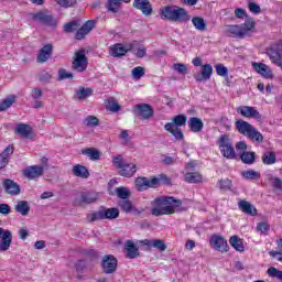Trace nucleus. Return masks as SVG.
<instances>
[{
  "label": "nucleus",
  "instance_id": "nucleus-1",
  "mask_svg": "<svg viewBox=\"0 0 282 282\" xmlns=\"http://www.w3.org/2000/svg\"><path fill=\"white\" fill-rule=\"evenodd\" d=\"M175 204H177V199H175V197L159 196L151 202V215L154 217L173 215L175 214Z\"/></svg>",
  "mask_w": 282,
  "mask_h": 282
},
{
  "label": "nucleus",
  "instance_id": "nucleus-2",
  "mask_svg": "<svg viewBox=\"0 0 282 282\" xmlns=\"http://www.w3.org/2000/svg\"><path fill=\"white\" fill-rule=\"evenodd\" d=\"M112 165L118 170V174L121 177H133L138 173V165L131 162H127L121 154L112 156Z\"/></svg>",
  "mask_w": 282,
  "mask_h": 282
},
{
  "label": "nucleus",
  "instance_id": "nucleus-3",
  "mask_svg": "<svg viewBox=\"0 0 282 282\" xmlns=\"http://www.w3.org/2000/svg\"><path fill=\"white\" fill-rule=\"evenodd\" d=\"M120 217V209L116 207L107 208L105 206H100L98 210L90 213L87 216V219L90 224L94 221H102L105 219L113 220Z\"/></svg>",
  "mask_w": 282,
  "mask_h": 282
},
{
  "label": "nucleus",
  "instance_id": "nucleus-4",
  "mask_svg": "<svg viewBox=\"0 0 282 282\" xmlns=\"http://www.w3.org/2000/svg\"><path fill=\"white\" fill-rule=\"evenodd\" d=\"M254 28V21L252 19L247 18L245 23L240 25H227L226 32L234 36V39H246V36H250V32H252Z\"/></svg>",
  "mask_w": 282,
  "mask_h": 282
},
{
  "label": "nucleus",
  "instance_id": "nucleus-5",
  "mask_svg": "<svg viewBox=\"0 0 282 282\" xmlns=\"http://www.w3.org/2000/svg\"><path fill=\"white\" fill-rule=\"evenodd\" d=\"M218 145L220 153L224 158H227V160H235L237 158V152H235V147H232V142H230V138H228V135H220L218 139Z\"/></svg>",
  "mask_w": 282,
  "mask_h": 282
},
{
  "label": "nucleus",
  "instance_id": "nucleus-6",
  "mask_svg": "<svg viewBox=\"0 0 282 282\" xmlns=\"http://www.w3.org/2000/svg\"><path fill=\"white\" fill-rule=\"evenodd\" d=\"M267 55L269 56L273 65H276V67H280V69H282V40L271 45L267 50Z\"/></svg>",
  "mask_w": 282,
  "mask_h": 282
},
{
  "label": "nucleus",
  "instance_id": "nucleus-7",
  "mask_svg": "<svg viewBox=\"0 0 282 282\" xmlns=\"http://www.w3.org/2000/svg\"><path fill=\"white\" fill-rule=\"evenodd\" d=\"M100 195L98 192L85 191L80 192L79 195L74 199L75 206H85V204H96Z\"/></svg>",
  "mask_w": 282,
  "mask_h": 282
},
{
  "label": "nucleus",
  "instance_id": "nucleus-8",
  "mask_svg": "<svg viewBox=\"0 0 282 282\" xmlns=\"http://www.w3.org/2000/svg\"><path fill=\"white\" fill-rule=\"evenodd\" d=\"M101 269L105 274H115L116 270H118V259L113 254L104 256Z\"/></svg>",
  "mask_w": 282,
  "mask_h": 282
},
{
  "label": "nucleus",
  "instance_id": "nucleus-9",
  "mask_svg": "<svg viewBox=\"0 0 282 282\" xmlns=\"http://www.w3.org/2000/svg\"><path fill=\"white\" fill-rule=\"evenodd\" d=\"M88 61L87 55H85V50L77 51L75 53V58L73 61L72 67L75 72H85L87 69Z\"/></svg>",
  "mask_w": 282,
  "mask_h": 282
},
{
  "label": "nucleus",
  "instance_id": "nucleus-10",
  "mask_svg": "<svg viewBox=\"0 0 282 282\" xmlns=\"http://www.w3.org/2000/svg\"><path fill=\"white\" fill-rule=\"evenodd\" d=\"M209 245L218 252H228V240L224 236L213 235Z\"/></svg>",
  "mask_w": 282,
  "mask_h": 282
},
{
  "label": "nucleus",
  "instance_id": "nucleus-11",
  "mask_svg": "<svg viewBox=\"0 0 282 282\" xmlns=\"http://www.w3.org/2000/svg\"><path fill=\"white\" fill-rule=\"evenodd\" d=\"M0 252H8L12 246V231L0 227Z\"/></svg>",
  "mask_w": 282,
  "mask_h": 282
},
{
  "label": "nucleus",
  "instance_id": "nucleus-12",
  "mask_svg": "<svg viewBox=\"0 0 282 282\" xmlns=\"http://www.w3.org/2000/svg\"><path fill=\"white\" fill-rule=\"evenodd\" d=\"M43 173H45V166L31 165L24 170L23 175L28 177V180H39V177H42Z\"/></svg>",
  "mask_w": 282,
  "mask_h": 282
},
{
  "label": "nucleus",
  "instance_id": "nucleus-13",
  "mask_svg": "<svg viewBox=\"0 0 282 282\" xmlns=\"http://www.w3.org/2000/svg\"><path fill=\"white\" fill-rule=\"evenodd\" d=\"M134 113L143 120H149V118H153V107H151L149 104L135 105Z\"/></svg>",
  "mask_w": 282,
  "mask_h": 282
},
{
  "label": "nucleus",
  "instance_id": "nucleus-14",
  "mask_svg": "<svg viewBox=\"0 0 282 282\" xmlns=\"http://www.w3.org/2000/svg\"><path fill=\"white\" fill-rule=\"evenodd\" d=\"M132 7L135 10H140L145 17H151L153 14V6L149 0H134Z\"/></svg>",
  "mask_w": 282,
  "mask_h": 282
},
{
  "label": "nucleus",
  "instance_id": "nucleus-15",
  "mask_svg": "<svg viewBox=\"0 0 282 282\" xmlns=\"http://www.w3.org/2000/svg\"><path fill=\"white\" fill-rule=\"evenodd\" d=\"M96 28V21L88 20L86 23L83 24L82 28L76 30L75 39L76 41H83L89 32H91Z\"/></svg>",
  "mask_w": 282,
  "mask_h": 282
},
{
  "label": "nucleus",
  "instance_id": "nucleus-16",
  "mask_svg": "<svg viewBox=\"0 0 282 282\" xmlns=\"http://www.w3.org/2000/svg\"><path fill=\"white\" fill-rule=\"evenodd\" d=\"M239 115L243 118H254L256 120H261V113L258 112L254 107L251 106H239L237 108Z\"/></svg>",
  "mask_w": 282,
  "mask_h": 282
},
{
  "label": "nucleus",
  "instance_id": "nucleus-17",
  "mask_svg": "<svg viewBox=\"0 0 282 282\" xmlns=\"http://www.w3.org/2000/svg\"><path fill=\"white\" fill-rule=\"evenodd\" d=\"M160 17L163 21H177V7L167 6L161 9Z\"/></svg>",
  "mask_w": 282,
  "mask_h": 282
},
{
  "label": "nucleus",
  "instance_id": "nucleus-18",
  "mask_svg": "<svg viewBox=\"0 0 282 282\" xmlns=\"http://www.w3.org/2000/svg\"><path fill=\"white\" fill-rule=\"evenodd\" d=\"M2 186L4 188V193H7V195H20L21 193V186L17 184V182L10 180V178H6L2 183Z\"/></svg>",
  "mask_w": 282,
  "mask_h": 282
},
{
  "label": "nucleus",
  "instance_id": "nucleus-19",
  "mask_svg": "<svg viewBox=\"0 0 282 282\" xmlns=\"http://www.w3.org/2000/svg\"><path fill=\"white\" fill-rule=\"evenodd\" d=\"M253 69L261 75L262 78L272 79L274 78V74L270 66L263 63H252Z\"/></svg>",
  "mask_w": 282,
  "mask_h": 282
},
{
  "label": "nucleus",
  "instance_id": "nucleus-20",
  "mask_svg": "<svg viewBox=\"0 0 282 282\" xmlns=\"http://www.w3.org/2000/svg\"><path fill=\"white\" fill-rule=\"evenodd\" d=\"M128 259H138L140 257V249L135 246L133 240H127L123 246Z\"/></svg>",
  "mask_w": 282,
  "mask_h": 282
},
{
  "label": "nucleus",
  "instance_id": "nucleus-21",
  "mask_svg": "<svg viewBox=\"0 0 282 282\" xmlns=\"http://www.w3.org/2000/svg\"><path fill=\"white\" fill-rule=\"evenodd\" d=\"M54 50V46L52 44L44 45L37 55V63H47L50 58L52 57V52Z\"/></svg>",
  "mask_w": 282,
  "mask_h": 282
},
{
  "label": "nucleus",
  "instance_id": "nucleus-22",
  "mask_svg": "<svg viewBox=\"0 0 282 282\" xmlns=\"http://www.w3.org/2000/svg\"><path fill=\"white\" fill-rule=\"evenodd\" d=\"M236 129L241 135L248 138L249 133L252 131L254 126L250 124V122L245 121L243 119H239L236 121Z\"/></svg>",
  "mask_w": 282,
  "mask_h": 282
},
{
  "label": "nucleus",
  "instance_id": "nucleus-23",
  "mask_svg": "<svg viewBox=\"0 0 282 282\" xmlns=\"http://www.w3.org/2000/svg\"><path fill=\"white\" fill-rule=\"evenodd\" d=\"M213 76V66L210 64H205L202 66L200 74L195 75V80L202 83V80H210Z\"/></svg>",
  "mask_w": 282,
  "mask_h": 282
},
{
  "label": "nucleus",
  "instance_id": "nucleus-24",
  "mask_svg": "<svg viewBox=\"0 0 282 282\" xmlns=\"http://www.w3.org/2000/svg\"><path fill=\"white\" fill-rule=\"evenodd\" d=\"M164 184H169V177H166V175L164 174L148 178L149 188H159V186H162Z\"/></svg>",
  "mask_w": 282,
  "mask_h": 282
},
{
  "label": "nucleus",
  "instance_id": "nucleus-25",
  "mask_svg": "<svg viewBox=\"0 0 282 282\" xmlns=\"http://www.w3.org/2000/svg\"><path fill=\"white\" fill-rule=\"evenodd\" d=\"M238 208L241 210V213H245L246 215H250L251 217H254L257 215V208L250 204V202L247 200H240L238 203Z\"/></svg>",
  "mask_w": 282,
  "mask_h": 282
},
{
  "label": "nucleus",
  "instance_id": "nucleus-26",
  "mask_svg": "<svg viewBox=\"0 0 282 282\" xmlns=\"http://www.w3.org/2000/svg\"><path fill=\"white\" fill-rule=\"evenodd\" d=\"M188 127L193 133H199L202 132V129H204V121L197 117H191L188 120Z\"/></svg>",
  "mask_w": 282,
  "mask_h": 282
},
{
  "label": "nucleus",
  "instance_id": "nucleus-27",
  "mask_svg": "<svg viewBox=\"0 0 282 282\" xmlns=\"http://www.w3.org/2000/svg\"><path fill=\"white\" fill-rule=\"evenodd\" d=\"M14 210L22 215V217H28L30 215V203L28 200H20L14 206Z\"/></svg>",
  "mask_w": 282,
  "mask_h": 282
},
{
  "label": "nucleus",
  "instance_id": "nucleus-28",
  "mask_svg": "<svg viewBox=\"0 0 282 282\" xmlns=\"http://www.w3.org/2000/svg\"><path fill=\"white\" fill-rule=\"evenodd\" d=\"M185 182L188 184H202L204 176L199 172H187L185 174Z\"/></svg>",
  "mask_w": 282,
  "mask_h": 282
},
{
  "label": "nucleus",
  "instance_id": "nucleus-29",
  "mask_svg": "<svg viewBox=\"0 0 282 282\" xmlns=\"http://www.w3.org/2000/svg\"><path fill=\"white\" fill-rule=\"evenodd\" d=\"M110 54L115 58H120L121 56H124L127 52H129V48L124 47L122 44L117 43L110 48Z\"/></svg>",
  "mask_w": 282,
  "mask_h": 282
},
{
  "label": "nucleus",
  "instance_id": "nucleus-30",
  "mask_svg": "<svg viewBox=\"0 0 282 282\" xmlns=\"http://www.w3.org/2000/svg\"><path fill=\"white\" fill-rule=\"evenodd\" d=\"M15 133H19L22 138L30 139V135H32V127L25 123H19L15 127Z\"/></svg>",
  "mask_w": 282,
  "mask_h": 282
},
{
  "label": "nucleus",
  "instance_id": "nucleus-31",
  "mask_svg": "<svg viewBox=\"0 0 282 282\" xmlns=\"http://www.w3.org/2000/svg\"><path fill=\"white\" fill-rule=\"evenodd\" d=\"M229 243L231 248L237 250V252H243V250H246V247L243 246V240H241L239 236H231L229 239Z\"/></svg>",
  "mask_w": 282,
  "mask_h": 282
},
{
  "label": "nucleus",
  "instance_id": "nucleus-32",
  "mask_svg": "<svg viewBox=\"0 0 282 282\" xmlns=\"http://www.w3.org/2000/svg\"><path fill=\"white\" fill-rule=\"evenodd\" d=\"M73 173L76 177H82L83 180H87V177H89V170L80 164H77L73 167Z\"/></svg>",
  "mask_w": 282,
  "mask_h": 282
},
{
  "label": "nucleus",
  "instance_id": "nucleus-33",
  "mask_svg": "<svg viewBox=\"0 0 282 282\" xmlns=\"http://www.w3.org/2000/svg\"><path fill=\"white\" fill-rule=\"evenodd\" d=\"M121 2L120 0H107L105 3V8L109 11L112 12V14H118V11L121 8Z\"/></svg>",
  "mask_w": 282,
  "mask_h": 282
},
{
  "label": "nucleus",
  "instance_id": "nucleus-34",
  "mask_svg": "<svg viewBox=\"0 0 282 282\" xmlns=\"http://www.w3.org/2000/svg\"><path fill=\"white\" fill-rule=\"evenodd\" d=\"M247 138L257 144H261L263 142V134H261V132H259L254 127L251 129L250 133L247 134Z\"/></svg>",
  "mask_w": 282,
  "mask_h": 282
},
{
  "label": "nucleus",
  "instance_id": "nucleus-35",
  "mask_svg": "<svg viewBox=\"0 0 282 282\" xmlns=\"http://www.w3.org/2000/svg\"><path fill=\"white\" fill-rule=\"evenodd\" d=\"M83 155H87L93 161L100 160V151L96 148H86L82 150Z\"/></svg>",
  "mask_w": 282,
  "mask_h": 282
},
{
  "label": "nucleus",
  "instance_id": "nucleus-36",
  "mask_svg": "<svg viewBox=\"0 0 282 282\" xmlns=\"http://www.w3.org/2000/svg\"><path fill=\"white\" fill-rule=\"evenodd\" d=\"M137 191H147L149 188V178L144 176H139L134 181Z\"/></svg>",
  "mask_w": 282,
  "mask_h": 282
},
{
  "label": "nucleus",
  "instance_id": "nucleus-37",
  "mask_svg": "<svg viewBox=\"0 0 282 282\" xmlns=\"http://www.w3.org/2000/svg\"><path fill=\"white\" fill-rule=\"evenodd\" d=\"M254 158H256L254 152L243 151L240 154V160L243 162V164H254Z\"/></svg>",
  "mask_w": 282,
  "mask_h": 282
},
{
  "label": "nucleus",
  "instance_id": "nucleus-38",
  "mask_svg": "<svg viewBox=\"0 0 282 282\" xmlns=\"http://www.w3.org/2000/svg\"><path fill=\"white\" fill-rule=\"evenodd\" d=\"M164 129L172 133L174 138H177V116L173 117V122L166 123Z\"/></svg>",
  "mask_w": 282,
  "mask_h": 282
},
{
  "label": "nucleus",
  "instance_id": "nucleus-39",
  "mask_svg": "<svg viewBox=\"0 0 282 282\" xmlns=\"http://www.w3.org/2000/svg\"><path fill=\"white\" fill-rule=\"evenodd\" d=\"M115 193L117 195V197H119V199H129V197H131V191H129L128 187H117L115 189Z\"/></svg>",
  "mask_w": 282,
  "mask_h": 282
},
{
  "label": "nucleus",
  "instance_id": "nucleus-40",
  "mask_svg": "<svg viewBox=\"0 0 282 282\" xmlns=\"http://www.w3.org/2000/svg\"><path fill=\"white\" fill-rule=\"evenodd\" d=\"M91 94H93L91 88H85V87H80L76 91V96H77L78 100H87V98H89V96H91Z\"/></svg>",
  "mask_w": 282,
  "mask_h": 282
},
{
  "label": "nucleus",
  "instance_id": "nucleus-41",
  "mask_svg": "<svg viewBox=\"0 0 282 282\" xmlns=\"http://www.w3.org/2000/svg\"><path fill=\"white\" fill-rule=\"evenodd\" d=\"M192 23L196 30H198L199 32H205L206 21H204L203 18L195 17L192 19Z\"/></svg>",
  "mask_w": 282,
  "mask_h": 282
},
{
  "label": "nucleus",
  "instance_id": "nucleus-42",
  "mask_svg": "<svg viewBox=\"0 0 282 282\" xmlns=\"http://www.w3.org/2000/svg\"><path fill=\"white\" fill-rule=\"evenodd\" d=\"M78 28H80L78 21L73 20L64 25V32H66V34H72L73 32H76Z\"/></svg>",
  "mask_w": 282,
  "mask_h": 282
},
{
  "label": "nucleus",
  "instance_id": "nucleus-43",
  "mask_svg": "<svg viewBox=\"0 0 282 282\" xmlns=\"http://www.w3.org/2000/svg\"><path fill=\"white\" fill-rule=\"evenodd\" d=\"M17 100V97L14 95L9 96L0 104V111H6L7 109H10L11 105H14V101Z\"/></svg>",
  "mask_w": 282,
  "mask_h": 282
},
{
  "label": "nucleus",
  "instance_id": "nucleus-44",
  "mask_svg": "<svg viewBox=\"0 0 282 282\" xmlns=\"http://www.w3.org/2000/svg\"><path fill=\"white\" fill-rule=\"evenodd\" d=\"M262 162L267 165L274 164L276 162V154L274 152H265L262 155Z\"/></svg>",
  "mask_w": 282,
  "mask_h": 282
},
{
  "label": "nucleus",
  "instance_id": "nucleus-45",
  "mask_svg": "<svg viewBox=\"0 0 282 282\" xmlns=\"http://www.w3.org/2000/svg\"><path fill=\"white\" fill-rule=\"evenodd\" d=\"M269 182L271 183V186L274 191H278V193H282V180L281 178L270 176Z\"/></svg>",
  "mask_w": 282,
  "mask_h": 282
},
{
  "label": "nucleus",
  "instance_id": "nucleus-46",
  "mask_svg": "<svg viewBox=\"0 0 282 282\" xmlns=\"http://www.w3.org/2000/svg\"><path fill=\"white\" fill-rule=\"evenodd\" d=\"M119 206L123 213H131L133 210V203L129 199H123L119 202Z\"/></svg>",
  "mask_w": 282,
  "mask_h": 282
},
{
  "label": "nucleus",
  "instance_id": "nucleus-47",
  "mask_svg": "<svg viewBox=\"0 0 282 282\" xmlns=\"http://www.w3.org/2000/svg\"><path fill=\"white\" fill-rule=\"evenodd\" d=\"M242 177H245V180H260L261 174L254 170H249L242 172Z\"/></svg>",
  "mask_w": 282,
  "mask_h": 282
},
{
  "label": "nucleus",
  "instance_id": "nucleus-48",
  "mask_svg": "<svg viewBox=\"0 0 282 282\" xmlns=\"http://www.w3.org/2000/svg\"><path fill=\"white\" fill-rule=\"evenodd\" d=\"M177 21H191V15L184 10V8H177Z\"/></svg>",
  "mask_w": 282,
  "mask_h": 282
},
{
  "label": "nucleus",
  "instance_id": "nucleus-49",
  "mask_svg": "<svg viewBox=\"0 0 282 282\" xmlns=\"http://www.w3.org/2000/svg\"><path fill=\"white\" fill-rule=\"evenodd\" d=\"M220 191H230L232 188V181L229 178L218 181Z\"/></svg>",
  "mask_w": 282,
  "mask_h": 282
},
{
  "label": "nucleus",
  "instance_id": "nucleus-50",
  "mask_svg": "<svg viewBox=\"0 0 282 282\" xmlns=\"http://www.w3.org/2000/svg\"><path fill=\"white\" fill-rule=\"evenodd\" d=\"M57 23L56 18L47 12L43 24L48 25V28H56Z\"/></svg>",
  "mask_w": 282,
  "mask_h": 282
},
{
  "label": "nucleus",
  "instance_id": "nucleus-51",
  "mask_svg": "<svg viewBox=\"0 0 282 282\" xmlns=\"http://www.w3.org/2000/svg\"><path fill=\"white\" fill-rule=\"evenodd\" d=\"M37 78L40 83H50L52 80V74L47 70H42L39 73Z\"/></svg>",
  "mask_w": 282,
  "mask_h": 282
},
{
  "label": "nucleus",
  "instance_id": "nucleus-52",
  "mask_svg": "<svg viewBox=\"0 0 282 282\" xmlns=\"http://www.w3.org/2000/svg\"><path fill=\"white\" fill-rule=\"evenodd\" d=\"M58 80H66V78H74V74L67 72L65 68H59L57 73Z\"/></svg>",
  "mask_w": 282,
  "mask_h": 282
},
{
  "label": "nucleus",
  "instance_id": "nucleus-53",
  "mask_svg": "<svg viewBox=\"0 0 282 282\" xmlns=\"http://www.w3.org/2000/svg\"><path fill=\"white\" fill-rule=\"evenodd\" d=\"M269 276H272L273 279H278L282 282V271H279L276 268L271 267L268 269Z\"/></svg>",
  "mask_w": 282,
  "mask_h": 282
},
{
  "label": "nucleus",
  "instance_id": "nucleus-54",
  "mask_svg": "<svg viewBox=\"0 0 282 282\" xmlns=\"http://www.w3.org/2000/svg\"><path fill=\"white\" fill-rule=\"evenodd\" d=\"M86 127H98L99 120L96 116H88L84 120Z\"/></svg>",
  "mask_w": 282,
  "mask_h": 282
},
{
  "label": "nucleus",
  "instance_id": "nucleus-55",
  "mask_svg": "<svg viewBox=\"0 0 282 282\" xmlns=\"http://www.w3.org/2000/svg\"><path fill=\"white\" fill-rule=\"evenodd\" d=\"M144 76V67L138 66L132 69V77L134 80H140Z\"/></svg>",
  "mask_w": 282,
  "mask_h": 282
},
{
  "label": "nucleus",
  "instance_id": "nucleus-56",
  "mask_svg": "<svg viewBox=\"0 0 282 282\" xmlns=\"http://www.w3.org/2000/svg\"><path fill=\"white\" fill-rule=\"evenodd\" d=\"M46 17H47V11H40L37 13H34L32 19L33 21H37L39 23H44Z\"/></svg>",
  "mask_w": 282,
  "mask_h": 282
},
{
  "label": "nucleus",
  "instance_id": "nucleus-57",
  "mask_svg": "<svg viewBox=\"0 0 282 282\" xmlns=\"http://www.w3.org/2000/svg\"><path fill=\"white\" fill-rule=\"evenodd\" d=\"M256 230L258 232H261V235H268V231L270 230V225L268 223H259Z\"/></svg>",
  "mask_w": 282,
  "mask_h": 282
},
{
  "label": "nucleus",
  "instance_id": "nucleus-58",
  "mask_svg": "<svg viewBox=\"0 0 282 282\" xmlns=\"http://www.w3.org/2000/svg\"><path fill=\"white\" fill-rule=\"evenodd\" d=\"M108 109L109 111H112V112H118L120 111V104H118V101H116V99H109L108 100Z\"/></svg>",
  "mask_w": 282,
  "mask_h": 282
},
{
  "label": "nucleus",
  "instance_id": "nucleus-59",
  "mask_svg": "<svg viewBox=\"0 0 282 282\" xmlns=\"http://www.w3.org/2000/svg\"><path fill=\"white\" fill-rule=\"evenodd\" d=\"M152 248H156V250L164 252V250H166V245L164 243V240L154 239L152 242Z\"/></svg>",
  "mask_w": 282,
  "mask_h": 282
},
{
  "label": "nucleus",
  "instance_id": "nucleus-60",
  "mask_svg": "<svg viewBox=\"0 0 282 282\" xmlns=\"http://www.w3.org/2000/svg\"><path fill=\"white\" fill-rule=\"evenodd\" d=\"M216 74H218V76H228V67L224 66V64H217Z\"/></svg>",
  "mask_w": 282,
  "mask_h": 282
},
{
  "label": "nucleus",
  "instance_id": "nucleus-61",
  "mask_svg": "<svg viewBox=\"0 0 282 282\" xmlns=\"http://www.w3.org/2000/svg\"><path fill=\"white\" fill-rule=\"evenodd\" d=\"M14 154V145H8L0 155L10 160L11 155Z\"/></svg>",
  "mask_w": 282,
  "mask_h": 282
},
{
  "label": "nucleus",
  "instance_id": "nucleus-62",
  "mask_svg": "<svg viewBox=\"0 0 282 282\" xmlns=\"http://www.w3.org/2000/svg\"><path fill=\"white\" fill-rule=\"evenodd\" d=\"M12 213V208L10 205L2 203L0 204V215H10Z\"/></svg>",
  "mask_w": 282,
  "mask_h": 282
},
{
  "label": "nucleus",
  "instance_id": "nucleus-63",
  "mask_svg": "<svg viewBox=\"0 0 282 282\" xmlns=\"http://www.w3.org/2000/svg\"><path fill=\"white\" fill-rule=\"evenodd\" d=\"M31 96L33 100H41L43 98V90L41 88H33Z\"/></svg>",
  "mask_w": 282,
  "mask_h": 282
},
{
  "label": "nucleus",
  "instance_id": "nucleus-64",
  "mask_svg": "<svg viewBox=\"0 0 282 282\" xmlns=\"http://www.w3.org/2000/svg\"><path fill=\"white\" fill-rule=\"evenodd\" d=\"M177 72H178V74H182L183 76H186V74H188V67L185 64L178 63L177 64Z\"/></svg>",
  "mask_w": 282,
  "mask_h": 282
}]
</instances>
